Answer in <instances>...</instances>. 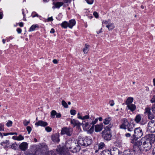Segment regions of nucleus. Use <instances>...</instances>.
<instances>
[{
	"label": "nucleus",
	"instance_id": "nucleus-1",
	"mask_svg": "<svg viewBox=\"0 0 155 155\" xmlns=\"http://www.w3.org/2000/svg\"><path fill=\"white\" fill-rule=\"evenodd\" d=\"M80 147L77 140L69 139L66 143L64 147L58 146L56 150L49 152L47 155H69V151L74 153L78 152Z\"/></svg>",
	"mask_w": 155,
	"mask_h": 155
},
{
	"label": "nucleus",
	"instance_id": "nucleus-2",
	"mask_svg": "<svg viewBox=\"0 0 155 155\" xmlns=\"http://www.w3.org/2000/svg\"><path fill=\"white\" fill-rule=\"evenodd\" d=\"M92 140L90 137H79L78 139V143L82 146H87L91 144Z\"/></svg>",
	"mask_w": 155,
	"mask_h": 155
},
{
	"label": "nucleus",
	"instance_id": "nucleus-3",
	"mask_svg": "<svg viewBox=\"0 0 155 155\" xmlns=\"http://www.w3.org/2000/svg\"><path fill=\"white\" fill-rule=\"evenodd\" d=\"M142 135V131L140 127L136 128L135 129L133 135L134 140H136L137 139L140 138Z\"/></svg>",
	"mask_w": 155,
	"mask_h": 155
},
{
	"label": "nucleus",
	"instance_id": "nucleus-4",
	"mask_svg": "<svg viewBox=\"0 0 155 155\" xmlns=\"http://www.w3.org/2000/svg\"><path fill=\"white\" fill-rule=\"evenodd\" d=\"M151 144L152 143L150 142H148V140H145L143 142L140 149L141 150L146 151H148L151 147Z\"/></svg>",
	"mask_w": 155,
	"mask_h": 155
},
{
	"label": "nucleus",
	"instance_id": "nucleus-5",
	"mask_svg": "<svg viewBox=\"0 0 155 155\" xmlns=\"http://www.w3.org/2000/svg\"><path fill=\"white\" fill-rule=\"evenodd\" d=\"M102 136L104 139L106 140H109L111 139V135L110 130L105 129L102 133Z\"/></svg>",
	"mask_w": 155,
	"mask_h": 155
},
{
	"label": "nucleus",
	"instance_id": "nucleus-6",
	"mask_svg": "<svg viewBox=\"0 0 155 155\" xmlns=\"http://www.w3.org/2000/svg\"><path fill=\"white\" fill-rule=\"evenodd\" d=\"M147 131L151 133H154L155 132V122L153 120L150 121L149 122Z\"/></svg>",
	"mask_w": 155,
	"mask_h": 155
},
{
	"label": "nucleus",
	"instance_id": "nucleus-7",
	"mask_svg": "<svg viewBox=\"0 0 155 155\" xmlns=\"http://www.w3.org/2000/svg\"><path fill=\"white\" fill-rule=\"evenodd\" d=\"M61 133V135L66 134L70 136L72 134V130L70 128L64 127L62 129Z\"/></svg>",
	"mask_w": 155,
	"mask_h": 155
},
{
	"label": "nucleus",
	"instance_id": "nucleus-8",
	"mask_svg": "<svg viewBox=\"0 0 155 155\" xmlns=\"http://www.w3.org/2000/svg\"><path fill=\"white\" fill-rule=\"evenodd\" d=\"M144 114H147L148 118L149 119L152 120L154 118V115L151 112V109L150 107H146L145 109Z\"/></svg>",
	"mask_w": 155,
	"mask_h": 155
},
{
	"label": "nucleus",
	"instance_id": "nucleus-9",
	"mask_svg": "<svg viewBox=\"0 0 155 155\" xmlns=\"http://www.w3.org/2000/svg\"><path fill=\"white\" fill-rule=\"evenodd\" d=\"M145 138L146 140H148L151 143H153L155 141V136L152 134L146 135Z\"/></svg>",
	"mask_w": 155,
	"mask_h": 155
},
{
	"label": "nucleus",
	"instance_id": "nucleus-10",
	"mask_svg": "<svg viewBox=\"0 0 155 155\" xmlns=\"http://www.w3.org/2000/svg\"><path fill=\"white\" fill-rule=\"evenodd\" d=\"M65 3L63 2H54L52 3L53 6L52 7V8L54 9L55 8H59L60 7L63 6Z\"/></svg>",
	"mask_w": 155,
	"mask_h": 155
},
{
	"label": "nucleus",
	"instance_id": "nucleus-11",
	"mask_svg": "<svg viewBox=\"0 0 155 155\" xmlns=\"http://www.w3.org/2000/svg\"><path fill=\"white\" fill-rule=\"evenodd\" d=\"M122 124L120 127V128L123 129H126L129 125V123L127 119H124L122 121Z\"/></svg>",
	"mask_w": 155,
	"mask_h": 155
},
{
	"label": "nucleus",
	"instance_id": "nucleus-12",
	"mask_svg": "<svg viewBox=\"0 0 155 155\" xmlns=\"http://www.w3.org/2000/svg\"><path fill=\"white\" fill-rule=\"evenodd\" d=\"M51 117L52 118L55 117L57 118H59L61 117V114L60 113H57L55 110H52L51 113Z\"/></svg>",
	"mask_w": 155,
	"mask_h": 155
},
{
	"label": "nucleus",
	"instance_id": "nucleus-13",
	"mask_svg": "<svg viewBox=\"0 0 155 155\" xmlns=\"http://www.w3.org/2000/svg\"><path fill=\"white\" fill-rule=\"evenodd\" d=\"M77 118L84 121L89 119L90 118V116L89 114H88L84 116H82L80 114V113H79L77 114Z\"/></svg>",
	"mask_w": 155,
	"mask_h": 155
},
{
	"label": "nucleus",
	"instance_id": "nucleus-14",
	"mask_svg": "<svg viewBox=\"0 0 155 155\" xmlns=\"http://www.w3.org/2000/svg\"><path fill=\"white\" fill-rule=\"evenodd\" d=\"M35 125L37 126H40L45 127L48 125V123L45 121L40 120L36 122Z\"/></svg>",
	"mask_w": 155,
	"mask_h": 155
},
{
	"label": "nucleus",
	"instance_id": "nucleus-15",
	"mask_svg": "<svg viewBox=\"0 0 155 155\" xmlns=\"http://www.w3.org/2000/svg\"><path fill=\"white\" fill-rule=\"evenodd\" d=\"M94 130L96 132H100L103 129V125L102 124H97L94 126Z\"/></svg>",
	"mask_w": 155,
	"mask_h": 155
},
{
	"label": "nucleus",
	"instance_id": "nucleus-16",
	"mask_svg": "<svg viewBox=\"0 0 155 155\" xmlns=\"http://www.w3.org/2000/svg\"><path fill=\"white\" fill-rule=\"evenodd\" d=\"M28 143L27 142H23L19 145L20 149L22 150H25L28 148Z\"/></svg>",
	"mask_w": 155,
	"mask_h": 155
},
{
	"label": "nucleus",
	"instance_id": "nucleus-17",
	"mask_svg": "<svg viewBox=\"0 0 155 155\" xmlns=\"http://www.w3.org/2000/svg\"><path fill=\"white\" fill-rule=\"evenodd\" d=\"M82 124L83 129L85 131L89 129L91 127V123H89L88 122L84 123H82Z\"/></svg>",
	"mask_w": 155,
	"mask_h": 155
},
{
	"label": "nucleus",
	"instance_id": "nucleus-18",
	"mask_svg": "<svg viewBox=\"0 0 155 155\" xmlns=\"http://www.w3.org/2000/svg\"><path fill=\"white\" fill-rule=\"evenodd\" d=\"M71 124L73 125L74 126H79L81 124L78 120L74 119H71Z\"/></svg>",
	"mask_w": 155,
	"mask_h": 155
},
{
	"label": "nucleus",
	"instance_id": "nucleus-19",
	"mask_svg": "<svg viewBox=\"0 0 155 155\" xmlns=\"http://www.w3.org/2000/svg\"><path fill=\"white\" fill-rule=\"evenodd\" d=\"M127 107L128 109L132 112L134 111L136 108V105L133 104H131L127 105Z\"/></svg>",
	"mask_w": 155,
	"mask_h": 155
},
{
	"label": "nucleus",
	"instance_id": "nucleus-20",
	"mask_svg": "<svg viewBox=\"0 0 155 155\" xmlns=\"http://www.w3.org/2000/svg\"><path fill=\"white\" fill-rule=\"evenodd\" d=\"M76 23V21L74 19H71L69 21L68 23V27L70 28H72L75 25Z\"/></svg>",
	"mask_w": 155,
	"mask_h": 155
},
{
	"label": "nucleus",
	"instance_id": "nucleus-21",
	"mask_svg": "<svg viewBox=\"0 0 155 155\" xmlns=\"http://www.w3.org/2000/svg\"><path fill=\"white\" fill-rule=\"evenodd\" d=\"M52 139L54 142H58L59 141V135L55 134L52 136Z\"/></svg>",
	"mask_w": 155,
	"mask_h": 155
},
{
	"label": "nucleus",
	"instance_id": "nucleus-22",
	"mask_svg": "<svg viewBox=\"0 0 155 155\" xmlns=\"http://www.w3.org/2000/svg\"><path fill=\"white\" fill-rule=\"evenodd\" d=\"M1 144L4 147H8L10 146V143L8 140H5L1 143Z\"/></svg>",
	"mask_w": 155,
	"mask_h": 155
},
{
	"label": "nucleus",
	"instance_id": "nucleus-23",
	"mask_svg": "<svg viewBox=\"0 0 155 155\" xmlns=\"http://www.w3.org/2000/svg\"><path fill=\"white\" fill-rule=\"evenodd\" d=\"M134 98L132 97H128L126 101V104L127 105L132 104L133 102Z\"/></svg>",
	"mask_w": 155,
	"mask_h": 155
},
{
	"label": "nucleus",
	"instance_id": "nucleus-24",
	"mask_svg": "<svg viewBox=\"0 0 155 155\" xmlns=\"http://www.w3.org/2000/svg\"><path fill=\"white\" fill-rule=\"evenodd\" d=\"M106 27L110 31L114 29L115 28V26L114 23L110 22L109 25L106 26Z\"/></svg>",
	"mask_w": 155,
	"mask_h": 155
},
{
	"label": "nucleus",
	"instance_id": "nucleus-25",
	"mask_svg": "<svg viewBox=\"0 0 155 155\" xmlns=\"http://www.w3.org/2000/svg\"><path fill=\"white\" fill-rule=\"evenodd\" d=\"M61 26L64 28L66 29L68 27V22L66 21H64L61 24Z\"/></svg>",
	"mask_w": 155,
	"mask_h": 155
},
{
	"label": "nucleus",
	"instance_id": "nucleus-26",
	"mask_svg": "<svg viewBox=\"0 0 155 155\" xmlns=\"http://www.w3.org/2000/svg\"><path fill=\"white\" fill-rule=\"evenodd\" d=\"M111 120V119L110 117H107L104 120L103 123L105 125L108 124H109Z\"/></svg>",
	"mask_w": 155,
	"mask_h": 155
},
{
	"label": "nucleus",
	"instance_id": "nucleus-27",
	"mask_svg": "<svg viewBox=\"0 0 155 155\" xmlns=\"http://www.w3.org/2000/svg\"><path fill=\"white\" fill-rule=\"evenodd\" d=\"M89 45L85 44L84 48L83 49V51L84 54H87L89 51Z\"/></svg>",
	"mask_w": 155,
	"mask_h": 155
},
{
	"label": "nucleus",
	"instance_id": "nucleus-28",
	"mask_svg": "<svg viewBox=\"0 0 155 155\" xmlns=\"http://www.w3.org/2000/svg\"><path fill=\"white\" fill-rule=\"evenodd\" d=\"M101 155H111V154L110 150H106L102 152Z\"/></svg>",
	"mask_w": 155,
	"mask_h": 155
},
{
	"label": "nucleus",
	"instance_id": "nucleus-29",
	"mask_svg": "<svg viewBox=\"0 0 155 155\" xmlns=\"http://www.w3.org/2000/svg\"><path fill=\"white\" fill-rule=\"evenodd\" d=\"M38 26L37 24L32 25L30 28L29 31L31 32L34 31L36 28H38Z\"/></svg>",
	"mask_w": 155,
	"mask_h": 155
},
{
	"label": "nucleus",
	"instance_id": "nucleus-30",
	"mask_svg": "<svg viewBox=\"0 0 155 155\" xmlns=\"http://www.w3.org/2000/svg\"><path fill=\"white\" fill-rule=\"evenodd\" d=\"M134 125L131 124H129V125L127 127V129L129 131H132L134 128Z\"/></svg>",
	"mask_w": 155,
	"mask_h": 155
},
{
	"label": "nucleus",
	"instance_id": "nucleus-31",
	"mask_svg": "<svg viewBox=\"0 0 155 155\" xmlns=\"http://www.w3.org/2000/svg\"><path fill=\"white\" fill-rule=\"evenodd\" d=\"M141 119V117L140 115L138 114L137 115L135 119V120L136 123H138L140 121Z\"/></svg>",
	"mask_w": 155,
	"mask_h": 155
},
{
	"label": "nucleus",
	"instance_id": "nucleus-32",
	"mask_svg": "<svg viewBox=\"0 0 155 155\" xmlns=\"http://www.w3.org/2000/svg\"><path fill=\"white\" fill-rule=\"evenodd\" d=\"M94 126L92 125L90 128H89L86 131H87L88 134H91L94 131Z\"/></svg>",
	"mask_w": 155,
	"mask_h": 155
},
{
	"label": "nucleus",
	"instance_id": "nucleus-33",
	"mask_svg": "<svg viewBox=\"0 0 155 155\" xmlns=\"http://www.w3.org/2000/svg\"><path fill=\"white\" fill-rule=\"evenodd\" d=\"M135 143L136 145L138 146L139 148H140L141 147V146L143 144H142V142L140 141H137Z\"/></svg>",
	"mask_w": 155,
	"mask_h": 155
},
{
	"label": "nucleus",
	"instance_id": "nucleus-34",
	"mask_svg": "<svg viewBox=\"0 0 155 155\" xmlns=\"http://www.w3.org/2000/svg\"><path fill=\"white\" fill-rule=\"evenodd\" d=\"M110 22V21L109 20H103L102 22V26H103V25H106V26L109 25Z\"/></svg>",
	"mask_w": 155,
	"mask_h": 155
},
{
	"label": "nucleus",
	"instance_id": "nucleus-35",
	"mask_svg": "<svg viewBox=\"0 0 155 155\" xmlns=\"http://www.w3.org/2000/svg\"><path fill=\"white\" fill-rule=\"evenodd\" d=\"M62 105L65 108L68 107V105L67 103L64 101L63 100L61 102Z\"/></svg>",
	"mask_w": 155,
	"mask_h": 155
},
{
	"label": "nucleus",
	"instance_id": "nucleus-36",
	"mask_svg": "<svg viewBox=\"0 0 155 155\" xmlns=\"http://www.w3.org/2000/svg\"><path fill=\"white\" fill-rule=\"evenodd\" d=\"M24 139V137L23 136L21 135H19L18 136H17V140L18 141H21Z\"/></svg>",
	"mask_w": 155,
	"mask_h": 155
},
{
	"label": "nucleus",
	"instance_id": "nucleus-37",
	"mask_svg": "<svg viewBox=\"0 0 155 155\" xmlns=\"http://www.w3.org/2000/svg\"><path fill=\"white\" fill-rule=\"evenodd\" d=\"M13 122L11 120H8V122L6 124V125L7 127H9L12 126Z\"/></svg>",
	"mask_w": 155,
	"mask_h": 155
},
{
	"label": "nucleus",
	"instance_id": "nucleus-38",
	"mask_svg": "<svg viewBox=\"0 0 155 155\" xmlns=\"http://www.w3.org/2000/svg\"><path fill=\"white\" fill-rule=\"evenodd\" d=\"M31 16L32 18H34L35 17H40L41 16H39L38 14L37 13L35 12H34L32 13Z\"/></svg>",
	"mask_w": 155,
	"mask_h": 155
},
{
	"label": "nucleus",
	"instance_id": "nucleus-39",
	"mask_svg": "<svg viewBox=\"0 0 155 155\" xmlns=\"http://www.w3.org/2000/svg\"><path fill=\"white\" fill-rule=\"evenodd\" d=\"M33 153L30 150H28L25 152V154L26 155H31Z\"/></svg>",
	"mask_w": 155,
	"mask_h": 155
},
{
	"label": "nucleus",
	"instance_id": "nucleus-40",
	"mask_svg": "<svg viewBox=\"0 0 155 155\" xmlns=\"http://www.w3.org/2000/svg\"><path fill=\"white\" fill-rule=\"evenodd\" d=\"M98 119L97 118L94 119V120H93L91 123V124H92L93 125H94L96 124L98 121Z\"/></svg>",
	"mask_w": 155,
	"mask_h": 155
},
{
	"label": "nucleus",
	"instance_id": "nucleus-41",
	"mask_svg": "<svg viewBox=\"0 0 155 155\" xmlns=\"http://www.w3.org/2000/svg\"><path fill=\"white\" fill-rule=\"evenodd\" d=\"M45 130L47 132H49L51 131L52 128L51 127L48 126L45 128Z\"/></svg>",
	"mask_w": 155,
	"mask_h": 155
},
{
	"label": "nucleus",
	"instance_id": "nucleus-42",
	"mask_svg": "<svg viewBox=\"0 0 155 155\" xmlns=\"http://www.w3.org/2000/svg\"><path fill=\"white\" fill-rule=\"evenodd\" d=\"M34 155H44L40 150H38L36 152Z\"/></svg>",
	"mask_w": 155,
	"mask_h": 155
},
{
	"label": "nucleus",
	"instance_id": "nucleus-43",
	"mask_svg": "<svg viewBox=\"0 0 155 155\" xmlns=\"http://www.w3.org/2000/svg\"><path fill=\"white\" fill-rule=\"evenodd\" d=\"M99 149H101L104 146V144L103 143H101L99 145Z\"/></svg>",
	"mask_w": 155,
	"mask_h": 155
},
{
	"label": "nucleus",
	"instance_id": "nucleus-44",
	"mask_svg": "<svg viewBox=\"0 0 155 155\" xmlns=\"http://www.w3.org/2000/svg\"><path fill=\"white\" fill-rule=\"evenodd\" d=\"M87 4L89 5L92 4L94 2V0H85Z\"/></svg>",
	"mask_w": 155,
	"mask_h": 155
},
{
	"label": "nucleus",
	"instance_id": "nucleus-45",
	"mask_svg": "<svg viewBox=\"0 0 155 155\" xmlns=\"http://www.w3.org/2000/svg\"><path fill=\"white\" fill-rule=\"evenodd\" d=\"M17 147V145L15 143L12 144L11 146V148L13 149H16Z\"/></svg>",
	"mask_w": 155,
	"mask_h": 155
},
{
	"label": "nucleus",
	"instance_id": "nucleus-46",
	"mask_svg": "<svg viewBox=\"0 0 155 155\" xmlns=\"http://www.w3.org/2000/svg\"><path fill=\"white\" fill-rule=\"evenodd\" d=\"M150 101L151 103H155V95L153 96L152 98L150 100Z\"/></svg>",
	"mask_w": 155,
	"mask_h": 155
},
{
	"label": "nucleus",
	"instance_id": "nucleus-47",
	"mask_svg": "<svg viewBox=\"0 0 155 155\" xmlns=\"http://www.w3.org/2000/svg\"><path fill=\"white\" fill-rule=\"evenodd\" d=\"M26 129L28 132V134H29L31 130V127L30 126H27L26 127Z\"/></svg>",
	"mask_w": 155,
	"mask_h": 155
},
{
	"label": "nucleus",
	"instance_id": "nucleus-48",
	"mask_svg": "<svg viewBox=\"0 0 155 155\" xmlns=\"http://www.w3.org/2000/svg\"><path fill=\"white\" fill-rule=\"evenodd\" d=\"M29 123V121H27L26 120H25L23 122V124L25 126L28 125Z\"/></svg>",
	"mask_w": 155,
	"mask_h": 155
},
{
	"label": "nucleus",
	"instance_id": "nucleus-49",
	"mask_svg": "<svg viewBox=\"0 0 155 155\" xmlns=\"http://www.w3.org/2000/svg\"><path fill=\"white\" fill-rule=\"evenodd\" d=\"M71 114L73 115H74L76 114V110H70Z\"/></svg>",
	"mask_w": 155,
	"mask_h": 155
},
{
	"label": "nucleus",
	"instance_id": "nucleus-50",
	"mask_svg": "<svg viewBox=\"0 0 155 155\" xmlns=\"http://www.w3.org/2000/svg\"><path fill=\"white\" fill-rule=\"evenodd\" d=\"M151 110L153 113L155 114V105H153L152 106Z\"/></svg>",
	"mask_w": 155,
	"mask_h": 155
},
{
	"label": "nucleus",
	"instance_id": "nucleus-51",
	"mask_svg": "<svg viewBox=\"0 0 155 155\" xmlns=\"http://www.w3.org/2000/svg\"><path fill=\"white\" fill-rule=\"evenodd\" d=\"M110 105L111 106H113L114 105V101L113 100H111L109 102Z\"/></svg>",
	"mask_w": 155,
	"mask_h": 155
},
{
	"label": "nucleus",
	"instance_id": "nucleus-52",
	"mask_svg": "<svg viewBox=\"0 0 155 155\" xmlns=\"http://www.w3.org/2000/svg\"><path fill=\"white\" fill-rule=\"evenodd\" d=\"M4 124H0V131L4 130Z\"/></svg>",
	"mask_w": 155,
	"mask_h": 155
},
{
	"label": "nucleus",
	"instance_id": "nucleus-53",
	"mask_svg": "<svg viewBox=\"0 0 155 155\" xmlns=\"http://www.w3.org/2000/svg\"><path fill=\"white\" fill-rule=\"evenodd\" d=\"M93 15L95 16V17L97 18L98 17V15L97 12H94L93 13Z\"/></svg>",
	"mask_w": 155,
	"mask_h": 155
},
{
	"label": "nucleus",
	"instance_id": "nucleus-54",
	"mask_svg": "<svg viewBox=\"0 0 155 155\" xmlns=\"http://www.w3.org/2000/svg\"><path fill=\"white\" fill-rule=\"evenodd\" d=\"M53 18H52V17L51 16V17H49L47 19L48 21H52L53 20Z\"/></svg>",
	"mask_w": 155,
	"mask_h": 155
},
{
	"label": "nucleus",
	"instance_id": "nucleus-55",
	"mask_svg": "<svg viewBox=\"0 0 155 155\" xmlns=\"http://www.w3.org/2000/svg\"><path fill=\"white\" fill-rule=\"evenodd\" d=\"M17 31L18 34H20L22 30L21 28H18L17 29Z\"/></svg>",
	"mask_w": 155,
	"mask_h": 155
},
{
	"label": "nucleus",
	"instance_id": "nucleus-56",
	"mask_svg": "<svg viewBox=\"0 0 155 155\" xmlns=\"http://www.w3.org/2000/svg\"><path fill=\"white\" fill-rule=\"evenodd\" d=\"M125 136L126 137H130V136L131 135L130 133H128L126 134H125Z\"/></svg>",
	"mask_w": 155,
	"mask_h": 155
},
{
	"label": "nucleus",
	"instance_id": "nucleus-57",
	"mask_svg": "<svg viewBox=\"0 0 155 155\" xmlns=\"http://www.w3.org/2000/svg\"><path fill=\"white\" fill-rule=\"evenodd\" d=\"M12 138L13 139L17 140V136H14L12 137Z\"/></svg>",
	"mask_w": 155,
	"mask_h": 155
},
{
	"label": "nucleus",
	"instance_id": "nucleus-58",
	"mask_svg": "<svg viewBox=\"0 0 155 155\" xmlns=\"http://www.w3.org/2000/svg\"><path fill=\"white\" fill-rule=\"evenodd\" d=\"M53 62L54 63V64H57L58 63V61H57V60L56 59H54L53 60Z\"/></svg>",
	"mask_w": 155,
	"mask_h": 155
},
{
	"label": "nucleus",
	"instance_id": "nucleus-59",
	"mask_svg": "<svg viewBox=\"0 0 155 155\" xmlns=\"http://www.w3.org/2000/svg\"><path fill=\"white\" fill-rule=\"evenodd\" d=\"M24 25L23 23L22 22H21L19 23V25L21 27H23Z\"/></svg>",
	"mask_w": 155,
	"mask_h": 155
},
{
	"label": "nucleus",
	"instance_id": "nucleus-60",
	"mask_svg": "<svg viewBox=\"0 0 155 155\" xmlns=\"http://www.w3.org/2000/svg\"><path fill=\"white\" fill-rule=\"evenodd\" d=\"M54 30L53 28H51L50 31V33H54Z\"/></svg>",
	"mask_w": 155,
	"mask_h": 155
},
{
	"label": "nucleus",
	"instance_id": "nucleus-61",
	"mask_svg": "<svg viewBox=\"0 0 155 155\" xmlns=\"http://www.w3.org/2000/svg\"><path fill=\"white\" fill-rule=\"evenodd\" d=\"M3 13L2 12H0V19H2L3 18Z\"/></svg>",
	"mask_w": 155,
	"mask_h": 155
},
{
	"label": "nucleus",
	"instance_id": "nucleus-62",
	"mask_svg": "<svg viewBox=\"0 0 155 155\" xmlns=\"http://www.w3.org/2000/svg\"><path fill=\"white\" fill-rule=\"evenodd\" d=\"M152 154L153 155H155V147L153 148L152 151Z\"/></svg>",
	"mask_w": 155,
	"mask_h": 155
},
{
	"label": "nucleus",
	"instance_id": "nucleus-63",
	"mask_svg": "<svg viewBox=\"0 0 155 155\" xmlns=\"http://www.w3.org/2000/svg\"><path fill=\"white\" fill-rule=\"evenodd\" d=\"M102 30V28H101L100 30L99 31H97V34H99L101 32H102V31H101Z\"/></svg>",
	"mask_w": 155,
	"mask_h": 155
},
{
	"label": "nucleus",
	"instance_id": "nucleus-64",
	"mask_svg": "<svg viewBox=\"0 0 155 155\" xmlns=\"http://www.w3.org/2000/svg\"><path fill=\"white\" fill-rule=\"evenodd\" d=\"M153 83L154 86H155V78L153 79Z\"/></svg>",
	"mask_w": 155,
	"mask_h": 155
}]
</instances>
